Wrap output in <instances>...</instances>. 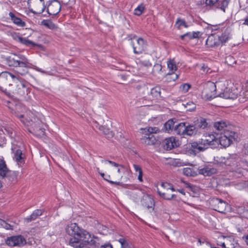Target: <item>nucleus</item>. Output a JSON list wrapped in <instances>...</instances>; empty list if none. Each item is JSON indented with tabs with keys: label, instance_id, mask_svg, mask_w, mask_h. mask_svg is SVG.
<instances>
[{
	"label": "nucleus",
	"instance_id": "nucleus-1",
	"mask_svg": "<svg viewBox=\"0 0 248 248\" xmlns=\"http://www.w3.org/2000/svg\"><path fill=\"white\" fill-rule=\"evenodd\" d=\"M66 232L72 236L69 240L70 245L75 248H84L87 246L98 247L99 239L85 230L80 229L75 223L68 224L65 228Z\"/></svg>",
	"mask_w": 248,
	"mask_h": 248
},
{
	"label": "nucleus",
	"instance_id": "nucleus-2",
	"mask_svg": "<svg viewBox=\"0 0 248 248\" xmlns=\"http://www.w3.org/2000/svg\"><path fill=\"white\" fill-rule=\"evenodd\" d=\"M6 61L9 66L16 67V72L21 76L28 73L29 69L31 67L29 60L21 54H12L6 58Z\"/></svg>",
	"mask_w": 248,
	"mask_h": 248
},
{
	"label": "nucleus",
	"instance_id": "nucleus-3",
	"mask_svg": "<svg viewBox=\"0 0 248 248\" xmlns=\"http://www.w3.org/2000/svg\"><path fill=\"white\" fill-rule=\"evenodd\" d=\"M23 109H25V108L21 106H17L16 110L13 113L24 124L29 126L34 122H37L38 124H40V121L37 118L34 117L32 112L29 111H27L25 114H22L20 111Z\"/></svg>",
	"mask_w": 248,
	"mask_h": 248
},
{
	"label": "nucleus",
	"instance_id": "nucleus-4",
	"mask_svg": "<svg viewBox=\"0 0 248 248\" xmlns=\"http://www.w3.org/2000/svg\"><path fill=\"white\" fill-rule=\"evenodd\" d=\"M158 131L159 129L155 127H149L144 129L143 133H144V136L141 138V142L147 145H159L160 143V141L153 135Z\"/></svg>",
	"mask_w": 248,
	"mask_h": 248
},
{
	"label": "nucleus",
	"instance_id": "nucleus-5",
	"mask_svg": "<svg viewBox=\"0 0 248 248\" xmlns=\"http://www.w3.org/2000/svg\"><path fill=\"white\" fill-rule=\"evenodd\" d=\"M237 138V134L229 130L224 131L223 135H221L219 138H217L218 146L220 144L224 148L229 146L233 140Z\"/></svg>",
	"mask_w": 248,
	"mask_h": 248
},
{
	"label": "nucleus",
	"instance_id": "nucleus-6",
	"mask_svg": "<svg viewBox=\"0 0 248 248\" xmlns=\"http://www.w3.org/2000/svg\"><path fill=\"white\" fill-rule=\"evenodd\" d=\"M201 96L205 100H211L217 97L216 84L212 82H208L204 85Z\"/></svg>",
	"mask_w": 248,
	"mask_h": 248
},
{
	"label": "nucleus",
	"instance_id": "nucleus-7",
	"mask_svg": "<svg viewBox=\"0 0 248 248\" xmlns=\"http://www.w3.org/2000/svg\"><path fill=\"white\" fill-rule=\"evenodd\" d=\"M28 5L30 11L34 14H41L46 8L44 0H28Z\"/></svg>",
	"mask_w": 248,
	"mask_h": 248
},
{
	"label": "nucleus",
	"instance_id": "nucleus-8",
	"mask_svg": "<svg viewBox=\"0 0 248 248\" xmlns=\"http://www.w3.org/2000/svg\"><path fill=\"white\" fill-rule=\"evenodd\" d=\"M10 78H12L13 79H16L19 81L20 83L19 84L17 85V86L18 88V90H22L19 91L18 92L19 93H24L25 90L26 89V84L23 81V79L21 77L18 75H15L7 71L2 72L0 73V80L7 79Z\"/></svg>",
	"mask_w": 248,
	"mask_h": 248
},
{
	"label": "nucleus",
	"instance_id": "nucleus-9",
	"mask_svg": "<svg viewBox=\"0 0 248 248\" xmlns=\"http://www.w3.org/2000/svg\"><path fill=\"white\" fill-rule=\"evenodd\" d=\"M217 136V135H215L212 133H206L204 134L201 140L206 149L209 147L217 148L218 147Z\"/></svg>",
	"mask_w": 248,
	"mask_h": 248
},
{
	"label": "nucleus",
	"instance_id": "nucleus-10",
	"mask_svg": "<svg viewBox=\"0 0 248 248\" xmlns=\"http://www.w3.org/2000/svg\"><path fill=\"white\" fill-rule=\"evenodd\" d=\"M210 204L213 210L220 213H224L228 206V203L218 198H213L210 201Z\"/></svg>",
	"mask_w": 248,
	"mask_h": 248
},
{
	"label": "nucleus",
	"instance_id": "nucleus-11",
	"mask_svg": "<svg viewBox=\"0 0 248 248\" xmlns=\"http://www.w3.org/2000/svg\"><path fill=\"white\" fill-rule=\"evenodd\" d=\"M5 243L10 247H21L26 244V240L23 236L19 235L8 237Z\"/></svg>",
	"mask_w": 248,
	"mask_h": 248
},
{
	"label": "nucleus",
	"instance_id": "nucleus-12",
	"mask_svg": "<svg viewBox=\"0 0 248 248\" xmlns=\"http://www.w3.org/2000/svg\"><path fill=\"white\" fill-rule=\"evenodd\" d=\"M205 4L209 7L220 9L224 12H225V9L227 7V0H205Z\"/></svg>",
	"mask_w": 248,
	"mask_h": 248
},
{
	"label": "nucleus",
	"instance_id": "nucleus-13",
	"mask_svg": "<svg viewBox=\"0 0 248 248\" xmlns=\"http://www.w3.org/2000/svg\"><path fill=\"white\" fill-rule=\"evenodd\" d=\"M132 45L135 54H140L144 51L146 48L145 41L141 38H139L135 42H132Z\"/></svg>",
	"mask_w": 248,
	"mask_h": 248
},
{
	"label": "nucleus",
	"instance_id": "nucleus-14",
	"mask_svg": "<svg viewBox=\"0 0 248 248\" xmlns=\"http://www.w3.org/2000/svg\"><path fill=\"white\" fill-rule=\"evenodd\" d=\"M61 10V4L57 0L51 1L47 8V12L49 15H57Z\"/></svg>",
	"mask_w": 248,
	"mask_h": 248
},
{
	"label": "nucleus",
	"instance_id": "nucleus-15",
	"mask_svg": "<svg viewBox=\"0 0 248 248\" xmlns=\"http://www.w3.org/2000/svg\"><path fill=\"white\" fill-rule=\"evenodd\" d=\"M163 145L164 149L166 150H170L172 149L177 147V141L173 137L166 138L163 141Z\"/></svg>",
	"mask_w": 248,
	"mask_h": 248
},
{
	"label": "nucleus",
	"instance_id": "nucleus-16",
	"mask_svg": "<svg viewBox=\"0 0 248 248\" xmlns=\"http://www.w3.org/2000/svg\"><path fill=\"white\" fill-rule=\"evenodd\" d=\"M190 148L193 152H194L195 154L201 152H203L207 149L203 145L201 139L198 141L191 143Z\"/></svg>",
	"mask_w": 248,
	"mask_h": 248
},
{
	"label": "nucleus",
	"instance_id": "nucleus-17",
	"mask_svg": "<svg viewBox=\"0 0 248 248\" xmlns=\"http://www.w3.org/2000/svg\"><path fill=\"white\" fill-rule=\"evenodd\" d=\"M199 173L204 176H210L213 174H215L217 172L216 169L210 166H206L202 168H199Z\"/></svg>",
	"mask_w": 248,
	"mask_h": 248
},
{
	"label": "nucleus",
	"instance_id": "nucleus-18",
	"mask_svg": "<svg viewBox=\"0 0 248 248\" xmlns=\"http://www.w3.org/2000/svg\"><path fill=\"white\" fill-rule=\"evenodd\" d=\"M206 44L209 47L217 46L220 45V41L219 40V36L215 35H211L209 36L207 40Z\"/></svg>",
	"mask_w": 248,
	"mask_h": 248
},
{
	"label": "nucleus",
	"instance_id": "nucleus-19",
	"mask_svg": "<svg viewBox=\"0 0 248 248\" xmlns=\"http://www.w3.org/2000/svg\"><path fill=\"white\" fill-rule=\"evenodd\" d=\"M219 95L221 97H223L225 99H230L233 100L237 97L238 93L235 91H230L229 89L228 91H226L225 92L220 93Z\"/></svg>",
	"mask_w": 248,
	"mask_h": 248
},
{
	"label": "nucleus",
	"instance_id": "nucleus-20",
	"mask_svg": "<svg viewBox=\"0 0 248 248\" xmlns=\"http://www.w3.org/2000/svg\"><path fill=\"white\" fill-rule=\"evenodd\" d=\"M186 123H180L175 124L174 131L178 135L185 136V132L186 129Z\"/></svg>",
	"mask_w": 248,
	"mask_h": 248
},
{
	"label": "nucleus",
	"instance_id": "nucleus-21",
	"mask_svg": "<svg viewBox=\"0 0 248 248\" xmlns=\"http://www.w3.org/2000/svg\"><path fill=\"white\" fill-rule=\"evenodd\" d=\"M168 67L169 70L171 71V73L169 74V75L173 76V77H171V78L173 80H176L178 78V75L177 74H174V72L177 70V66L175 62L171 60L168 61Z\"/></svg>",
	"mask_w": 248,
	"mask_h": 248
},
{
	"label": "nucleus",
	"instance_id": "nucleus-22",
	"mask_svg": "<svg viewBox=\"0 0 248 248\" xmlns=\"http://www.w3.org/2000/svg\"><path fill=\"white\" fill-rule=\"evenodd\" d=\"M9 171L7 167L5 161L3 159H0V176L2 178H4L6 176V174Z\"/></svg>",
	"mask_w": 248,
	"mask_h": 248
},
{
	"label": "nucleus",
	"instance_id": "nucleus-23",
	"mask_svg": "<svg viewBox=\"0 0 248 248\" xmlns=\"http://www.w3.org/2000/svg\"><path fill=\"white\" fill-rule=\"evenodd\" d=\"M194 123L196 129L197 128L204 129L208 126V123L206 122V120L202 117L194 121Z\"/></svg>",
	"mask_w": 248,
	"mask_h": 248
},
{
	"label": "nucleus",
	"instance_id": "nucleus-24",
	"mask_svg": "<svg viewBox=\"0 0 248 248\" xmlns=\"http://www.w3.org/2000/svg\"><path fill=\"white\" fill-rule=\"evenodd\" d=\"M186 129L185 132V136H192L196 134L197 129L196 128V126L194 124H189L186 125Z\"/></svg>",
	"mask_w": 248,
	"mask_h": 248
},
{
	"label": "nucleus",
	"instance_id": "nucleus-25",
	"mask_svg": "<svg viewBox=\"0 0 248 248\" xmlns=\"http://www.w3.org/2000/svg\"><path fill=\"white\" fill-rule=\"evenodd\" d=\"M42 214V210L40 209H36L34 210L30 216L25 218V220L27 222H31L36 219L38 217L41 216Z\"/></svg>",
	"mask_w": 248,
	"mask_h": 248
},
{
	"label": "nucleus",
	"instance_id": "nucleus-26",
	"mask_svg": "<svg viewBox=\"0 0 248 248\" xmlns=\"http://www.w3.org/2000/svg\"><path fill=\"white\" fill-rule=\"evenodd\" d=\"M238 159V157L236 155H232L227 158L224 163L227 166H235L237 164Z\"/></svg>",
	"mask_w": 248,
	"mask_h": 248
},
{
	"label": "nucleus",
	"instance_id": "nucleus-27",
	"mask_svg": "<svg viewBox=\"0 0 248 248\" xmlns=\"http://www.w3.org/2000/svg\"><path fill=\"white\" fill-rule=\"evenodd\" d=\"M12 21L16 25L19 27H24L25 23L23 21L21 18L16 16L14 13L10 12L9 14Z\"/></svg>",
	"mask_w": 248,
	"mask_h": 248
},
{
	"label": "nucleus",
	"instance_id": "nucleus-28",
	"mask_svg": "<svg viewBox=\"0 0 248 248\" xmlns=\"http://www.w3.org/2000/svg\"><path fill=\"white\" fill-rule=\"evenodd\" d=\"M118 241L121 244V248H136L132 243L124 237L120 238Z\"/></svg>",
	"mask_w": 248,
	"mask_h": 248
},
{
	"label": "nucleus",
	"instance_id": "nucleus-29",
	"mask_svg": "<svg viewBox=\"0 0 248 248\" xmlns=\"http://www.w3.org/2000/svg\"><path fill=\"white\" fill-rule=\"evenodd\" d=\"M14 159L16 160V161L19 165V164H21L23 163L24 159L22 157V153L21 150L17 149L16 150L15 152H14Z\"/></svg>",
	"mask_w": 248,
	"mask_h": 248
},
{
	"label": "nucleus",
	"instance_id": "nucleus-30",
	"mask_svg": "<svg viewBox=\"0 0 248 248\" xmlns=\"http://www.w3.org/2000/svg\"><path fill=\"white\" fill-rule=\"evenodd\" d=\"M42 123L40 122V124H38L37 122L31 123L30 126H32L33 128L34 132L37 133L39 134H43L44 133L45 129L41 126Z\"/></svg>",
	"mask_w": 248,
	"mask_h": 248
},
{
	"label": "nucleus",
	"instance_id": "nucleus-31",
	"mask_svg": "<svg viewBox=\"0 0 248 248\" xmlns=\"http://www.w3.org/2000/svg\"><path fill=\"white\" fill-rule=\"evenodd\" d=\"M173 119H170L164 125V128L165 131L170 132V131H174V126L175 125Z\"/></svg>",
	"mask_w": 248,
	"mask_h": 248
},
{
	"label": "nucleus",
	"instance_id": "nucleus-32",
	"mask_svg": "<svg viewBox=\"0 0 248 248\" xmlns=\"http://www.w3.org/2000/svg\"><path fill=\"white\" fill-rule=\"evenodd\" d=\"M170 190H167L166 192L162 193L158 190L157 192L158 194L164 199L170 200L175 197V195L173 194L170 193Z\"/></svg>",
	"mask_w": 248,
	"mask_h": 248
},
{
	"label": "nucleus",
	"instance_id": "nucleus-33",
	"mask_svg": "<svg viewBox=\"0 0 248 248\" xmlns=\"http://www.w3.org/2000/svg\"><path fill=\"white\" fill-rule=\"evenodd\" d=\"M18 42L21 44L25 45L26 46H35L36 45L33 42L28 40L26 38H23L22 37H17Z\"/></svg>",
	"mask_w": 248,
	"mask_h": 248
},
{
	"label": "nucleus",
	"instance_id": "nucleus-34",
	"mask_svg": "<svg viewBox=\"0 0 248 248\" xmlns=\"http://www.w3.org/2000/svg\"><path fill=\"white\" fill-rule=\"evenodd\" d=\"M42 25L52 30H56L58 27L50 20H43L42 21Z\"/></svg>",
	"mask_w": 248,
	"mask_h": 248
},
{
	"label": "nucleus",
	"instance_id": "nucleus-35",
	"mask_svg": "<svg viewBox=\"0 0 248 248\" xmlns=\"http://www.w3.org/2000/svg\"><path fill=\"white\" fill-rule=\"evenodd\" d=\"M214 126L217 130L221 131L227 127V124L225 121H218L214 123Z\"/></svg>",
	"mask_w": 248,
	"mask_h": 248
},
{
	"label": "nucleus",
	"instance_id": "nucleus-36",
	"mask_svg": "<svg viewBox=\"0 0 248 248\" xmlns=\"http://www.w3.org/2000/svg\"><path fill=\"white\" fill-rule=\"evenodd\" d=\"M17 176V173L16 171H9L6 174V177L4 178L8 180L9 183L11 184L12 182L16 180Z\"/></svg>",
	"mask_w": 248,
	"mask_h": 248
},
{
	"label": "nucleus",
	"instance_id": "nucleus-37",
	"mask_svg": "<svg viewBox=\"0 0 248 248\" xmlns=\"http://www.w3.org/2000/svg\"><path fill=\"white\" fill-rule=\"evenodd\" d=\"M99 129L101 131H102L104 134L107 136L108 138H112L114 135V133L112 131L104 126H100Z\"/></svg>",
	"mask_w": 248,
	"mask_h": 248
},
{
	"label": "nucleus",
	"instance_id": "nucleus-38",
	"mask_svg": "<svg viewBox=\"0 0 248 248\" xmlns=\"http://www.w3.org/2000/svg\"><path fill=\"white\" fill-rule=\"evenodd\" d=\"M226 248H236L238 245L234 239L229 238L226 241Z\"/></svg>",
	"mask_w": 248,
	"mask_h": 248
},
{
	"label": "nucleus",
	"instance_id": "nucleus-39",
	"mask_svg": "<svg viewBox=\"0 0 248 248\" xmlns=\"http://www.w3.org/2000/svg\"><path fill=\"white\" fill-rule=\"evenodd\" d=\"M161 89L159 87L156 86L152 88L151 90V94L154 97L160 96Z\"/></svg>",
	"mask_w": 248,
	"mask_h": 248
},
{
	"label": "nucleus",
	"instance_id": "nucleus-40",
	"mask_svg": "<svg viewBox=\"0 0 248 248\" xmlns=\"http://www.w3.org/2000/svg\"><path fill=\"white\" fill-rule=\"evenodd\" d=\"M220 44L226 43L229 38V33L227 31L223 32L221 36H219Z\"/></svg>",
	"mask_w": 248,
	"mask_h": 248
},
{
	"label": "nucleus",
	"instance_id": "nucleus-41",
	"mask_svg": "<svg viewBox=\"0 0 248 248\" xmlns=\"http://www.w3.org/2000/svg\"><path fill=\"white\" fill-rule=\"evenodd\" d=\"M96 170H97V171H98V172L101 175V176L104 178V179L106 181H108V182H109L110 184H113V185H118V186H120L121 185V183L119 182L112 181L111 180H108V178H105L104 177L105 174L103 172H100V170H99V168H97Z\"/></svg>",
	"mask_w": 248,
	"mask_h": 248
},
{
	"label": "nucleus",
	"instance_id": "nucleus-42",
	"mask_svg": "<svg viewBox=\"0 0 248 248\" xmlns=\"http://www.w3.org/2000/svg\"><path fill=\"white\" fill-rule=\"evenodd\" d=\"M0 227H3L6 230H13V226L7 223L4 220H0Z\"/></svg>",
	"mask_w": 248,
	"mask_h": 248
},
{
	"label": "nucleus",
	"instance_id": "nucleus-43",
	"mask_svg": "<svg viewBox=\"0 0 248 248\" xmlns=\"http://www.w3.org/2000/svg\"><path fill=\"white\" fill-rule=\"evenodd\" d=\"M191 87V85L188 83H184L182 85L179 87L180 90L183 92V93H186L187 92L188 90Z\"/></svg>",
	"mask_w": 248,
	"mask_h": 248
},
{
	"label": "nucleus",
	"instance_id": "nucleus-44",
	"mask_svg": "<svg viewBox=\"0 0 248 248\" xmlns=\"http://www.w3.org/2000/svg\"><path fill=\"white\" fill-rule=\"evenodd\" d=\"M161 186L166 190H170L171 191H174L175 189L171 184L167 182H162L161 184Z\"/></svg>",
	"mask_w": 248,
	"mask_h": 248
},
{
	"label": "nucleus",
	"instance_id": "nucleus-45",
	"mask_svg": "<svg viewBox=\"0 0 248 248\" xmlns=\"http://www.w3.org/2000/svg\"><path fill=\"white\" fill-rule=\"evenodd\" d=\"M144 7L142 5H140L137 7L134 10V14L137 16H140L142 14L144 10Z\"/></svg>",
	"mask_w": 248,
	"mask_h": 248
},
{
	"label": "nucleus",
	"instance_id": "nucleus-46",
	"mask_svg": "<svg viewBox=\"0 0 248 248\" xmlns=\"http://www.w3.org/2000/svg\"><path fill=\"white\" fill-rule=\"evenodd\" d=\"M176 24L178 25L177 28L180 29V27L184 26L185 27L187 28V25H186L185 21L183 19H178L176 21Z\"/></svg>",
	"mask_w": 248,
	"mask_h": 248
},
{
	"label": "nucleus",
	"instance_id": "nucleus-47",
	"mask_svg": "<svg viewBox=\"0 0 248 248\" xmlns=\"http://www.w3.org/2000/svg\"><path fill=\"white\" fill-rule=\"evenodd\" d=\"M183 173L185 175L189 176L193 175V172L191 168H186L184 169Z\"/></svg>",
	"mask_w": 248,
	"mask_h": 248
},
{
	"label": "nucleus",
	"instance_id": "nucleus-48",
	"mask_svg": "<svg viewBox=\"0 0 248 248\" xmlns=\"http://www.w3.org/2000/svg\"><path fill=\"white\" fill-rule=\"evenodd\" d=\"M140 64L149 67L151 66V63L149 61L140 60L139 62Z\"/></svg>",
	"mask_w": 248,
	"mask_h": 248
},
{
	"label": "nucleus",
	"instance_id": "nucleus-49",
	"mask_svg": "<svg viewBox=\"0 0 248 248\" xmlns=\"http://www.w3.org/2000/svg\"><path fill=\"white\" fill-rule=\"evenodd\" d=\"M101 162L103 163V162H105V163H107V162H108V163H109L110 164L112 165V166L115 167H119V166H121L122 167H123V166L115 162H113V161H110V160H107V159H106V160H102L101 161Z\"/></svg>",
	"mask_w": 248,
	"mask_h": 248
},
{
	"label": "nucleus",
	"instance_id": "nucleus-50",
	"mask_svg": "<svg viewBox=\"0 0 248 248\" xmlns=\"http://www.w3.org/2000/svg\"><path fill=\"white\" fill-rule=\"evenodd\" d=\"M233 60V58L231 56L227 57L226 58V62L229 65H232L233 63H235V62Z\"/></svg>",
	"mask_w": 248,
	"mask_h": 248
},
{
	"label": "nucleus",
	"instance_id": "nucleus-51",
	"mask_svg": "<svg viewBox=\"0 0 248 248\" xmlns=\"http://www.w3.org/2000/svg\"><path fill=\"white\" fill-rule=\"evenodd\" d=\"M162 70V66L160 64H155L154 66V71L159 72Z\"/></svg>",
	"mask_w": 248,
	"mask_h": 248
},
{
	"label": "nucleus",
	"instance_id": "nucleus-52",
	"mask_svg": "<svg viewBox=\"0 0 248 248\" xmlns=\"http://www.w3.org/2000/svg\"><path fill=\"white\" fill-rule=\"evenodd\" d=\"M192 34V39L194 38H198L200 36V31H197V32H191Z\"/></svg>",
	"mask_w": 248,
	"mask_h": 248
},
{
	"label": "nucleus",
	"instance_id": "nucleus-53",
	"mask_svg": "<svg viewBox=\"0 0 248 248\" xmlns=\"http://www.w3.org/2000/svg\"><path fill=\"white\" fill-rule=\"evenodd\" d=\"M133 167H134L135 171H138L139 173H140V171H142V170H141V168L138 165L133 164Z\"/></svg>",
	"mask_w": 248,
	"mask_h": 248
},
{
	"label": "nucleus",
	"instance_id": "nucleus-54",
	"mask_svg": "<svg viewBox=\"0 0 248 248\" xmlns=\"http://www.w3.org/2000/svg\"><path fill=\"white\" fill-rule=\"evenodd\" d=\"M138 180L140 182H142L143 181V180H142V171H140V173H139Z\"/></svg>",
	"mask_w": 248,
	"mask_h": 248
},
{
	"label": "nucleus",
	"instance_id": "nucleus-55",
	"mask_svg": "<svg viewBox=\"0 0 248 248\" xmlns=\"http://www.w3.org/2000/svg\"><path fill=\"white\" fill-rule=\"evenodd\" d=\"M100 248H113L110 244H105L101 246Z\"/></svg>",
	"mask_w": 248,
	"mask_h": 248
},
{
	"label": "nucleus",
	"instance_id": "nucleus-56",
	"mask_svg": "<svg viewBox=\"0 0 248 248\" xmlns=\"http://www.w3.org/2000/svg\"><path fill=\"white\" fill-rule=\"evenodd\" d=\"M185 35H186V37H187L189 40L192 39V38L191 37V32H187L185 33Z\"/></svg>",
	"mask_w": 248,
	"mask_h": 248
},
{
	"label": "nucleus",
	"instance_id": "nucleus-57",
	"mask_svg": "<svg viewBox=\"0 0 248 248\" xmlns=\"http://www.w3.org/2000/svg\"><path fill=\"white\" fill-rule=\"evenodd\" d=\"M149 201H150V202H151V206H150V205H148V206H147V207L148 208H152V207H153V205H154V204L153 203V199H152L151 198H150V199H149Z\"/></svg>",
	"mask_w": 248,
	"mask_h": 248
},
{
	"label": "nucleus",
	"instance_id": "nucleus-58",
	"mask_svg": "<svg viewBox=\"0 0 248 248\" xmlns=\"http://www.w3.org/2000/svg\"><path fill=\"white\" fill-rule=\"evenodd\" d=\"M243 24L248 26V16L246 17V18L245 19V21L243 23Z\"/></svg>",
	"mask_w": 248,
	"mask_h": 248
},
{
	"label": "nucleus",
	"instance_id": "nucleus-59",
	"mask_svg": "<svg viewBox=\"0 0 248 248\" xmlns=\"http://www.w3.org/2000/svg\"><path fill=\"white\" fill-rule=\"evenodd\" d=\"M244 186L248 190V181H246L244 183Z\"/></svg>",
	"mask_w": 248,
	"mask_h": 248
},
{
	"label": "nucleus",
	"instance_id": "nucleus-60",
	"mask_svg": "<svg viewBox=\"0 0 248 248\" xmlns=\"http://www.w3.org/2000/svg\"><path fill=\"white\" fill-rule=\"evenodd\" d=\"M243 238L245 239V242L248 245V235H247L245 238L243 237Z\"/></svg>",
	"mask_w": 248,
	"mask_h": 248
},
{
	"label": "nucleus",
	"instance_id": "nucleus-61",
	"mask_svg": "<svg viewBox=\"0 0 248 248\" xmlns=\"http://www.w3.org/2000/svg\"><path fill=\"white\" fill-rule=\"evenodd\" d=\"M221 247L224 248H226L227 247V245H226V243H223L222 244H221Z\"/></svg>",
	"mask_w": 248,
	"mask_h": 248
},
{
	"label": "nucleus",
	"instance_id": "nucleus-62",
	"mask_svg": "<svg viewBox=\"0 0 248 248\" xmlns=\"http://www.w3.org/2000/svg\"><path fill=\"white\" fill-rule=\"evenodd\" d=\"M17 37H20L19 36L16 35V34H15V35H13V37L17 41H18V39H17Z\"/></svg>",
	"mask_w": 248,
	"mask_h": 248
},
{
	"label": "nucleus",
	"instance_id": "nucleus-63",
	"mask_svg": "<svg viewBox=\"0 0 248 248\" xmlns=\"http://www.w3.org/2000/svg\"><path fill=\"white\" fill-rule=\"evenodd\" d=\"M180 38L182 40H184L185 38H186V35H185V34L182 35L180 36Z\"/></svg>",
	"mask_w": 248,
	"mask_h": 248
},
{
	"label": "nucleus",
	"instance_id": "nucleus-64",
	"mask_svg": "<svg viewBox=\"0 0 248 248\" xmlns=\"http://www.w3.org/2000/svg\"><path fill=\"white\" fill-rule=\"evenodd\" d=\"M0 90L2 92L5 93H6V89L3 90V88L0 86Z\"/></svg>",
	"mask_w": 248,
	"mask_h": 248
}]
</instances>
